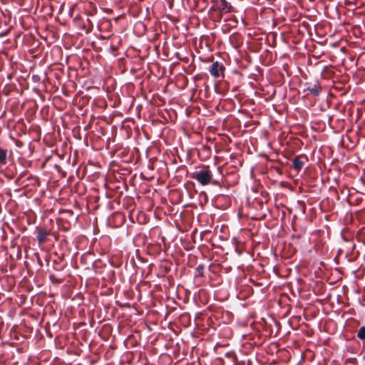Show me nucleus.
<instances>
[{
  "mask_svg": "<svg viewBox=\"0 0 365 365\" xmlns=\"http://www.w3.org/2000/svg\"><path fill=\"white\" fill-rule=\"evenodd\" d=\"M212 175L208 169H202L192 173V178L202 185H206L211 181Z\"/></svg>",
  "mask_w": 365,
  "mask_h": 365,
  "instance_id": "obj_1",
  "label": "nucleus"
},
{
  "mask_svg": "<svg viewBox=\"0 0 365 365\" xmlns=\"http://www.w3.org/2000/svg\"><path fill=\"white\" fill-rule=\"evenodd\" d=\"M16 144V146L19 149L18 152L21 154H26L27 153L30 155L34 152V148L32 146L31 143H24L19 138H11Z\"/></svg>",
  "mask_w": 365,
  "mask_h": 365,
  "instance_id": "obj_2",
  "label": "nucleus"
},
{
  "mask_svg": "<svg viewBox=\"0 0 365 365\" xmlns=\"http://www.w3.org/2000/svg\"><path fill=\"white\" fill-rule=\"evenodd\" d=\"M359 143V138H340L337 144L347 150L353 149Z\"/></svg>",
  "mask_w": 365,
  "mask_h": 365,
  "instance_id": "obj_3",
  "label": "nucleus"
},
{
  "mask_svg": "<svg viewBox=\"0 0 365 365\" xmlns=\"http://www.w3.org/2000/svg\"><path fill=\"white\" fill-rule=\"evenodd\" d=\"M307 160H308V159H307V156L303 155H299L293 159L292 167L296 171L299 172L302 169V168L305 163V161H307Z\"/></svg>",
  "mask_w": 365,
  "mask_h": 365,
  "instance_id": "obj_4",
  "label": "nucleus"
},
{
  "mask_svg": "<svg viewBox=\"0 0 365 365\" xmlns=\"http://www.w3.org/2000/svg\"><path fill=\"white\" fill-rule=\"evenodd\" d=\"M220 70H224V67L222 66H220L219 63L215 61L210 66L209 72L215 78H218L220 76Z\"/></svg>",
  "mask_w": 365,
  "mask_h": 365,
  "instance_id": "obj_5",
  "label": "nucleus"
},
{
  "mask_svg": "<svg viewBox=\"0 0 365 365\" xmlns=\"http://www.w3.org/2000/svg\"><path fill=\"white\" fill-rule=\"evenodd\" d=\"M49 235V232L45 229H41L37 235L36 240L39 244H44L47 241V237Z\"/></svg>",
  "mask_w": 365,
  "mask_h": 365,
  "instance_id": "obj_6",
  "label": "nucleus"
},
{
  "mask_svg": "<svg viewBox=\"0 0 365 365\" xmlns=\"http://www.w3.org/2000/svg\"><path fill=\"white\" fill-rule=\"evenodd\" d=\"M115 138H107V142H106V147L108 149L110 150V153H118L119 151H120V149L118 148H115L114 147L115 146Z\"/></svg>",
  "mask_w": 365,
  "mask_h": 365,
  "instance_id": "obj_7",
  "label": "nucleus"
},
{
  "mask_svg": "<svg viewBox=\"0 0 365 365\" xmlns=\"http://www.w3.org/2000/svg\"><path fill=\"white\" fill-rule=\"evenodd\" d=\"M8 151L6 149L0 147V166L6 165L7 161Z\"/></svg>",
  "mask_w": 365,
  "mask_h": 365,
  "instance_id": "obj_8",
  "label": "nucleus"
},
{
  "mask_svg": "<svg viewBox=\"0 0 365 365\" xmlns=\"http://www.w3.org/2000/svg\"><path fill=\"white\" fill-rule=\"evenodd\" d=\"M359 339L365 341V326H362L359 328L356 334Z\"/></svg>",
  "mask_w": 365,
  "mask_h": 365,
  "instance_id": "obj_9",
  "label": "nucleus"
},
{
  "mask_svg": "<svg viewBox=\"0 0 365 365\" xmlns=\"http://www.w3.org/2000/svg\"><path fill=\"white\" fill-rule=\"evenodd\" d=\"M307 90L309 91L314 96H318L319 95L320 88L317 85H314L312 87H308Z\"/></svg>",
  "mask_w": 365,
  "mask_h": 365,
  "instance_id": "obj_10",
  "label": "nucleus"
},
{
  "mask_svg": "<svg viewBox=\"0 0 365 365\" xmlns=\"http://www.w3.org/2000/svg\"><path fill=\"white\" fill-rule=\"evenodd\" d=\"M205 265L203 264H200L195 269V272H197L196 275L202 277L204 275Z\"/></svg>",
  "mask_w": 365,
  "mask_h": 365,
  "instance_id": "obj_11",
  "label": "nucleus"
},
{
  "mask_svg": "<svg viewBox=\"0 0 365 365\" xmlns=\"http://www.w3.org/2000/svg\"><path fill=\"white\" fill-rule=\"evenodd\" d=\"M54 269L57 271H61L64 268V265L61 264L56 259L53 261Z\"/></svg>",
  "mask_w": 365,
  "mask_h": 365,
  "instance_id": "obj_12",
  "label": "nucleus"
},
{
  "mask_svg": "<svg viewBox=\"0 0 365 365\" xmlns=\"http://www.w3.org/2000/svg\"><path fill=\"white\" fill-rule=\"evenodd\" d=\"M267 147L270 150H274V149L272 147V143H271V142H267Z\"/></svg>",
  "mask_w": 365,
  "mask_h": 365,
  "instance_id": "obj_13",
  "label": "nucleus"
},
{
  "mask_svg": "<svg viewBox=\"0 0 365 365\" xmlns=\"http://www.w3.org/2000/svg\"><path fill=\"white\" fill-rule=\"evenodd\" d=\"M210 182H211L212 185H220L219 181L216 180H212L211 179V181Z\"/></svg>",
  "mask_w": 365,
  "mask_h": 365,
  "instance_id": "obj_14",
  "label": "nucleus"
},
{
  "mask_svg": "<svg viewBox=\"0 0 365 365\" xmlns=\"http://www.w3.org/2000/svg\"><path fill=\"white\" fill-rule=\"evenodd\" d=\"M261 156L267 157V155L265 153H264V154H262Z\"/></svg>",
  "mask_w": 365,
  "mask_h": 365,
  "instance_id": "obj_15",
  "label": "nucleus"
},
{
  "mask_svg": "<svg viewBox=\"0 0 365 365\" xmlns=\"http://www.w3.org/2000/svg\"><path fill=\"white\" fill-rule=\"evenodd\" d=\"M43 142H45V143H46V138H43Z\"/></svg>",
  "mask_w": 365,
  "mask_h": 365,
  "instance_id": "obj_16",
  "label": "nucleus"
},
{
  "mask_svg": "<svg viewBox=\"0 0 365 365\" xmlns=\"http://www.w3.org/2000/svg\"><path fill=\"white\" fill-rule=\"evenodd\" d=\"M123 153H124V151H121L118 155L123 154Z\"/></svg>",
  "mask_w": 365,
  "mask_h": 365,
  "instance_id": "obj_17",
  "label": "nucleus"
}]
</instances>
